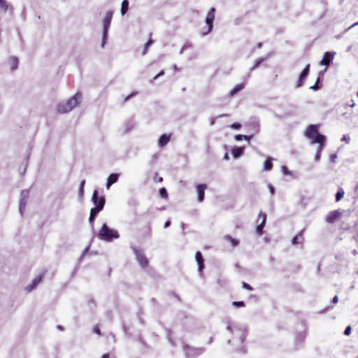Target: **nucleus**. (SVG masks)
I'll use <instances>...</instances> for the list:
<instances>
[{
  "label": "nucleus",
  "mask_w": 358,
  "mask_h": 358,
  "mask_svg": "<svg viewBox=\"0 0 358 358\" xmlns=\"http://www.w3.org/2000/svg\"><path fill=\"white\" fill-rule=\"evenodd\" d=\"M304 134L308 138L311 140V143L326 141V137L318 132V126L315 124L309 125L306 128Z\"/></svg>",
  "instance_id": "f257e3e1"
},
{
  "label": "nucleus",
  "mask_w": 358,
  "mask_h": 358,
  "mask_svg": "<svg viewBox=\"0 0 358 358\" xmlns=\"http://www.w3.org/2000/svg\"><path fill=\"white\" fill-rule=\"evenodd\" d=\"M99 238L106 241H111L113 239H117L120 237L117 231L110 229L106 224H103L99 231Z\"/></svg>",
  "instance_id": "f03ea898"
},
{
  "label": "nucleus",
  "mask_w": 358,
  "mask_h": 358,
  "mask_svg": "<svg viewBox=\"0 0 358 358\" xmlns=\"http://www.w3.org/2000/svg\"><path fill=\"white\" fill-rule=\"evenodd\" d=\"M112 17H113V11L109 10V11H108L106 13V15H105V17L103 18V43H102V46H103L104 43L106 41L107 34H108V31L109 27H110V23H111Z\"/></svg>",
  "instance_id": "7ed1b4c3"
},
{
  "label": "nucleus",
  "mask_w": 358,
  "mask_h": 358,
  "mask_svg": "<svg viewBox=\"0 0 358 358\" xmlns=\"http://www.w3.org/2000/svg\"><path fill=\"white\" fill-rule=\"evenodd\" d=\"M136 259L142 268H146L148 266V259L143 252L136 248H133Z\"/></svg>",
  "instance_id": "20e7f679"
},
{
  "label": "nucleus",
  "mask_w": 358,
  "mask_h": 358,
  "mask_svg": "<svg viewBox=\"0 0 358 358\" xmlns=\"http://www.w3.org/2000/svg\"><path fill=\"white\" fill-rule=\"evenodd\" d=\"M266 217L267 216L265 213L260 212L259 213L257 222H258L260 220H262L261 223L258 224L256 228V232L259 236H262L263 234V229L266 222Z\"/></svg>",
  "instance_id": "39448f33"
},
{
  "label": "nucleus",
  "mask_w": 358,
  "mask_h": 358,
  "mask_svg": "<svg viewBox=\"0 0 358 358\" xmlns=\"http://www.w3.org/2000/svg\"><path fill=\"white\" fill-rule=\"evenodd\" d=\"M215 9L214 8H211L208 13H207L206 22L208 25V29L206 32L203 33V34H207L212 30L213 26V20L215 19Z\"/></svg>",
  "instance_id": "423d86ee"
},
{
  "label": "nucleus",
  "mask_w": 358,
  "mask_h": 358,
  "mask_svg": "<svg viewBox=\"0 0 358 358\" xmlns=\"http://www.w3.org/2000/svg\"><path fill=\"white\" fill-rule=\"evenodd\" d=\"M309 72L310 64H307L301 71V74L299 75V77L296 84V88L301 87L303 85L305 80L306 79L307 76L309 74Z\"/></svg>",
  "instance_id": "0eeeda50"
},
{
  "label": "nucleus",
  "mask_w": 358,
  "mask_h": 358,
  "mask_svg": "<svg viewBox=\"0 0 358 358\" xmlns=\"http://www.w3.org/2000/svg\"><path fill=\"white\" fill-rule=\"evenodd\" d=\"M99 192L97 190H94L92 194V200L95 205V207H99L101 206V210L103 208L105 203H106V199L103 196H101L100 197L98 196Z\"/></svg>",
  "instance_id": "6e6552de"
},
{
  "label": "nucleus",
  "mask_w": 358,
  "mask_h": 358,
  "mask_svg": "<svg viewBox=\"0 0 358 358\" xmlns=\"http://www.w3.org/2000/svg\"><path fill=\"white\" fill-rule=\"evenodd\" d=\"M341 215L342 213L338 210L331 211L327 215L325 220L327 223L332 224L339 220Z\"/></svg>",
  "instance_id": "1a4fd4ad"
},
{
  "label": "nucleus",
  "mask_w": 358,
  "mask_h": 358,
  "mask_svg": "<svg viewBox=\"0 0 358 358\" xmlns=\"http://www.w3.org/2000/svg\"><path fill=\"white\" fill-rule=\"evenodd\" d=\"M81 98L82 94L80 92H77L73 96L66 101L68 106L71 107V110L79 104Z\"/></svg>",
  "instance_id": "9d476101"
},
{
  "label": "nucleus",
  "mask_w": 358,
  "mask_h": 358,
  "mask_svg": "<svg viewBox=\"0 0 358 358\" xmlns=\"http://www.w3.org/2000/svg\"><path fill=\"white\" fill-rule=\"evenodd\" d=\"M207 189V185L205 184H200L196 186V191L198 193V201L201 202L204 199L205 190Z\"/></svg>",
  "instance_id": "9b49d317"
},
{
  "label": "nucleus",
  "mask_w": 358,
  "mask_h": 358,
  "mask_svg": "<svg viewBox=\"0 0 358 358\" xmlns=\"http://www.w3.org/2000/svg\"><path fill=\"white\" fill-rule=\"evenodd\" d=\"M334 59V55L329 52H326L324 54L323 58L320 62V64L329 66Z\"/></svg>",
  "instance_id": "f8f14e48"
},
{
  "label": "nucleus",
  "mask_w": 358,
  "mask_h": 358,
  "mask_svg": "<svg viewBox=\"0 0 358 358\" xmlns=\"http://www.w3.org/2000/svg\"><path fill=\"white\" fill-rule=\"evenodd\" d=\"M71 111V107H69L66 102L60 103L57 106L58 113H66Z\"/></svg>",
  "instance_id": "ddd939ff"
},
{
  "label": "nucleus",
  "mask_w": 358,
  "mask_h": 358,
  "mask_svg": "<svg viewBox=\"0 0 358 358\" xmlns=\"http://www.w3.org/2000/svg\"><path fill=\"white\" fill-rule=\"evenodd\" d=\"M195 258L199 265V270L201 271L204 268V260L200 251L196 252Z\"/></svg>",
  "instance_id": "4468645a"
},
{
  "label": "nucleus",
  "mask_w": 358,
  "mask_h": 358,
  "mask_svg": "<svg viewBox=\"0 0 358 358\" xmlns=\"http://www.w3.org/2000/svg\"><path fill=\"white\" fill-rule=\"evenodd\" d=\"M118 177H119V175L117 173H112L108 176V178L107 179V182H106V187L108 189H109V187L113 184H114L115 182H116L117 181Z\"/></svg>",
  "instance_id": "2eb2a0df"
},
{
  "label": "nucleus",
  "mask_w": 358,
  "mask_h": 358,
  "mask_svg": "<svg viewBox=\"0 0 358 358\" xmlns=\"http://www.w3.org/2000/svg\"><path fill=\"white\" fill-rule=\"evenodd\" d=\"M171 135L162 134L159 139V146L164 147L170 141Z\"/></svg>",
  "instance_id": "dca6fc26"
},
{
  "label": "nucleus",
  "mask_w": 358,
  "mask_h": 358,
  "mask_svg": "<svg viewBox=\"0 0 358 358\" xmlns=\"http://www.w3.org/2000/svg\"><path fill=\"white\" fill-rule=\"evenodd\" d=\"M303 231H304L303 229L301 230V231L297 234V235H296V236H295L292 238V243L293 245H296V244H298V243H302L303 239Z\"/></svg>",
  "instance_id": "f3484780"
},
{
  "label": "nucleus",
  "mask_w": 358,
  "mask_h": 358,
  "mask_svg": "<svg viewBox=\"0 0 358 358\" xmlns=\"http://www.w3.org/2000/svg\"><path fill=\"white\" fill-rule=\"evenodd\" d=\"M9 64H10V69L12 71H14V70L17 69V68L18 66V64H19V61H18L17 57H10L9 58Z\"/></svg>",
  "instance_id": "a211bd4d"
},
{
  "label": "nucleus",
  "mask_w": 358,
  "mask_h": 358,
  "mask_svg": "<svg viewBox=\"0 0 358 358\" xmlns=\"http://www.w3.org/2000/svg\"><path fill=\"white\" fill-rule=\"evenodd\" d=\"M224 239L231 243L233 247H236L238 245L239 241L233 238L230 235H225Z\"/></svg>",
  "instance_id": "6ab92c4d"
},
{
  "label": "nucleus",
  "mask_w": 358,
  "mask_h": 358,
  "mask_svg": "<svg viewBox=\"0 0 358 358\" xmlns=\"http://www.w3.org/2000/svg\"><path fill=\"white\" fill-rule=\"evenodd\" d=\"M43 277V275H41L40 276H38L36 278H35L33 281H32V283L28 287V291H31V289H33L38 283L41 282V281L42 280V278Z\"/></svg>",
  "instance_id": "aec40b11"
},
{
  "label": "nucleus",
  "mask_w": 358,
  "mask_h": 358,
  "mask_svg": "<svg viewBox=\"0 0 358 358\" xmlns=\"http://www.w3.org/2000/svg\"><path fill=\"white\" fill-rule=\"evenodd\" d=\"M243 152V148L236 147L234 148L231 150V153L234 158L239 157Z\"/></svg>",
  "instance_id": "412c9836"
},
{
  "label": "nucleus",
  "mask_w": 358,
  "mask_h": 358,
  "mask_svg": "<svg viewBox=\"0 0 358 358\" xmlns=\"http://www.w3.org/2000/svg\"><path fill=\"white\" fill-rule=\"evenodd\" d=\"M244 88V84L243 83H241V84H238L237 85H236L234 89L229 92V95L231 96H234L236 93H238V92H240L241 90H242Z\"/></svg>",
  "instance_id": "4be33fe9"
},
{
  "label": "nucleus",
  "mask_w": 358,
  "mask_h": 358,
  "mask_svg": "<svg viewBox=\"0 0 358 358\" xmlns=\"http://www.w3.org/2000/svg\"><path fill=\"white\" fill-rule=\"evenodd\" d=\"M128 8H129V1L127 0H124L122 2V5H121V14L124 15L127 12Z\"/></svg>",
  "instance_id": "5701e85b"
},
{
  "label": "nucleus",
  "mask_w": 358,
  "mask_h": 358,
  "mask_svg": "<svg viewBox=\"0 0 358 358\" xmlns=\"http://www.w3.org/2000/svg\"><path fill=\"white\" fill-rule=\"evenodd\" d=\"M264 169L266 171H270L273 168V163L271 162V158H268L264 162Z\"/></svg>",
  "instance_id": "b1692460"
},
{
  "label": "nucleus",
  "mask_w": 358,
  "mask_h": 358,
  "mask_svg": "<svg viewBox=\"0 0 358 358\" xmlns=\"http://www.w3.org/2000/svg\"><path fill=\"white\" fill-rule=\"evenodd\" d=\"M0 8L6 12L8 8V3L6 0H0Z\"/></svg>",
  "instance_id": "393cba45"
},
{
  "label": "nucleus",
  "mask_w": 358,
  "mask_h": 358,
  "mask_svg": "<svg viewBox=\"0 0 358 358\" xmlns=\"http://www.w3.org/2000/svg\"><path fill=\"white\" fill-rule=\"evenodd\" d=\"M101 210V206L94 207L90 210V215L96 216V215Z\"/></svg>",
  "instance_id": "a878e982"
},
{
  "label": "nucleus",
  "mask_w": 358,
  "mask_h": 358,
  "mask_svg": "<svg viewBox=\"0 0 358 358\" xmlns=\"http://www.w3.org/2000/svg\"><path fill=\"white\" fill-rule=\"evenodd\" d=\"M344 196V191L341 189L337 192L336 194V201L338 202Z\"/></svg>",
  "instance_id": "bb28decb"
},
{
  "label": "nucleus",
  "mask_w": 358,
  "mask_h": 358,
  "mask_svg": "<svg viewBox=\"0 0 358 358\" xmlns=\"http://www.w3.org/2000/svg\"><path fill=\"white\" fill-rule=\"evenodd\" d=\"M159 194L164 199H166L168 197V193L165 187H162L159 189Z\"/></svg>",
  "instance_id": "cd10ccee"
},
{
  "label": "nucleus",
  "mask_w": 358,
  "mask_h": 358,
  "mask_svg": "<svg viewBox=\"0 0 358 358\" xmlns=\"http://www.w3.org/2000/svg\"><path fill=\"white\" fill-rule=\"evenodd\" d=\"M232 306H234V307H244L245 306L244 301H234L232 303Z\"/></svg>",
  "instance_id": "c85d7f7f"
},
{
  "label": "nucleus",
  "mask_w": 358,
  "mask_h": 358,
  "mask_svg": "<svg viewBox=\"0 0 358 358\" xmlns=\"http://www.w3.org/2000/svg\"><path fill=\"white\" fill-rule=\"evenodd\" d=\"M319 82H320V78H318L315 83V85H313V86H311L310 88L312 89V90H317L320 89V86H319Z\"/></svg>",
  "instance_id": "c756f323"
},
{
  "label": "nucleus",
  "mask_w": 358,
  "mask_h": 358,
  "mask_svg": "<svg viewBox=\"0 0 358 358\" xmlns=\"http://www.w3.org/2000/svg\"><path fill=\"white\" fill-rule=\"evenodd\" d=\"M250 137L245 136V135H241L238 134L235 136L236 140L237 141H241L243 139H249Z\"/></svg>",
  "instance_id": "7c9ffc66"
},
{
  "label": "nucleus",
  "mask_w": 358,
  "mask_h": 358,
  "mask_svg": "<svg viewBox=\"0 0 358 358\" xmlns=\"http://www.w3.org/2000/svg\"><path fill=\"white\" fill-rule=\"evenodd\" d=\"M242 287H243V288H244L248 291L253 290V288L249 284L246 283L245 282H242Z\"/></svg>",
  "instance_id": "2f4dec72"
},
{
  "label": "nucleus",
  "mask_w": 358,
  "mask_h": 358,
  "mask_svg": "<svg viewBox=\"0 0 358 358\" xmlns=\"http://www.w3.org/2000/svg\"><path fill=\"white\" fill-rule=\"evenodd\" d=\"M85 180H83L81 182H80V194L82 196L83 194V192H84V187H85Z\"/></svg>",
  "instance_id": "473e14b6"
},
{
  "label": "nucleus",
  "mask_w": 358,
  "mask_h": 358,
  "mask_svg": "<svg viewBox=\"0 0 358 358\" xmlns=\"http://www.w3.org/2000/svg\"><path fill=\"white\" fill-rule=\"evenodd\" d=\"M154 181L156 182H162L163 181V178L161 176H159L158 173H156L155 178H154Z\"/></svg>",
  "instance_id": "72a5a7b5"
},
{
  "label": "nucleus",
  "mask_w": 358,
  "mask_h": 358,
  "mask_svg": "<svg viewBox=\"0 0 358 358\" xmlns=\"http://www.w3.org/2000/svg\"><path fill=\"white\" fill-rule=\"evenodd\" d=\"M93 331L99 336L101 335V329L98 325L94 327Z\"/></svg>",
  "instance_id": "f704fd0d"
},
{
  "label": "nucleus",
  "mask_w": 358,
  "mask_h": 358,
  "mask_svg": "<svg viewBox=\"0 0 358 358\" xmlns=\"http://www.w3.org/2000/svg\"><path fill=\"white\" fill-rule=\"evenodd\" d=\"M263 61H264V59H262V58L257 59L255 62V64L252 66V69H255V68H257Z\"/></svg>",
  "instance_id": "c9c22d12"
},
{
  "label": "nucleus",
  "mask_w": 358,
  "mask_h": 358,
  "mask_svg": "<svg viewBox=\"0 0 358 358\" xmlns=\"http://www.w3.org/2000/svg\"><path fill=\"white\" fill-rule=\"evenodd\" d=\"M230 127L231 128L234 129H239L241 127V124L238 122H235L232 124Z\"/></svg>",
  "instance_id": "e433bc0d"
},
{
  "label": "nucleus",
  "mask_w": 358,
  "mask_h": 358,
  "mask_svg": "<svg viewBox=\"0 0 358 358\" xmlns=\"http://www.w3.org/2000/svg\"><path fill=\"white\" fill-rule=\"evenodd\" d=\"M319 144L318 148H317V152L318 155H320V152H322V150L323 149L324 145L325 143V141H323L322 143H317Z\"/></svg>",
  "instance_id": "4c0bfd02"
},
{
  "label": "nucleus",
  "mask_w": 358,
  "mask_h": 358,
  "mask_svg": "<svg viewBox=\"0 0 358 358\" xmlns=\"http://www.w3.org/2000/svg\"><path fill=\"white\" fill-rule=\"evenodd\" d=\"M351 330L352 329L350 326L347 327L345 330L344 331V334L346 336H349L351 333Z\"/></svg>",
  "instance_id": "58836bf2"
},
{
  "label": "nucleus",
  "mask_w": 358,
  "mask_h": 358,
  "mask_svg": "<svg viewBox=\"0 0 358 358\" xmlns=\"http://www.w3.org/2000/svg\"><path fill=\"white\" fill-rule=\"evenodd\" d=\"M95 218H96V216H94V215H92L90 214L89 222L92 225L94 224Z\"/></svg>",
  "instance_id": "ea45409f"
},
{
  "label": "nucleus",
  "mask_w": 358,
  "mask_h": 358,
  "mask_svg": "<svg viewBox=\"0 0 358 358\" xmlns=\"http://www.w3.org/2000/svg\"><path fill=\"white\" fill-rule=\"evenodd\" d=\"M164 74V70H162L158 74H157L154 78L153 79L155 80L157 79L158 77L161 76H163Z\"/></svg>",
  "instance_id": "a19ab883"
},
{
  "label": "nucleus",
  "mask_w": 358,
  "mask_h": 358,
  "mask_svg": "<svg viewBox=\"0 0 358 358\" xmlns=\"http://www.w3.org/2000/svg\"><path fill=\"white\" fill-rule=\"evenodd\" d=\"M151 36H152V33L150 34V38L147 42V43L149 46L153 43V40L151 38Z\"/></svg>",
  "instance_id": "79ce46f5"
},
{
  "label": "nucleus",
  "mask_w": 358,
  "mask_h": 358,
  "mask_svg": "<svg viewBox=\"0 0 358 358\" xmlns=\"http://www.w3.org/2000/svg\"><path fill=\"white\" fill-rule=\"evenodd\" d=\"M148 48H149V45L146 43L145 44V45H144V50H143V55H145L147 52Z\"/></svg>",
  "instance_id": "37998d69"
},
{
  "label": "nucleus",
  "mask_w": 358,
  "mask_h": 358,
  "mask_svg": "<svg viewBox=\"0 0 358 358\" xmlns=\"http://www.w3.org/2000/svg\"><path fill=\"white\" fill-rule=\"evenodd\" d=\"M338 296H335L333 298V299H332V302H333L334 303H336L338 302Z\"/></svg>",
  "instance_id": "c03bdc74"
},
{
  "label": "nucleus",
  "mask_w": 358,
  "mask_h": 358,
  "mask_svg": "<svg viewBox=\"0 0 358 358\" xmlns=\"http://www.w3.org/2000/svg\"><path fill=\"white\" fill-rule=\"evenodd\" d=\"M282 169L284 171V173L285 174H288L289 173V171H288V169H287V168L286 166H282Z\"/></svg>",
  "instance_id": "a18cd8bd"
},
{
  "label": "nucleus",
  "mask_w": 358,
  "mask_h": 358,
  "mask_svg": "<svg viewBox=\"0 0 358 358\" xmlns=\"http://www.w3.org/2000/svg\"><path fill=\"white\" fill-rule=\"evenodd\" d=\"M170 224H171L170 221L166 222L165 224H164V228L168 227L170 225Z\"/></svg>",
  "instance_id": "49530a36"
},
{
  "label": "nucleus",
  "mask_w": 358,
  "mask_h": 358,
  "mask_svg": "<svg viewBox=\"0 0 358 358\" xmlns=\"http://www.w3.org/2000/svg\"><path fill=\"white\" fill-rule=\"evenodd\" d=\"M101 358H109V354L106 353V354L103 355Z\"/></svg>",
  "instance_id": "de8ad7c7"
},
{
  "label": "nucleus",
  "mask_w": 358,
  "mask_h": 358,
  "mask_svg": "<svg viewBox=\"0 0 358 358\" xmlns=\"http://www.w3.org/2000/svg\"><path fill=\"white\" fill-rule=\"evenodd\" d=\"M271 194L274 193V188L273 187H271Z\"/></svg>",
  "instance_id": "09e8293b"
},
{
  "label": "nucleus",
  "mask_w": 358,
  "mask_h": 358,
  "mask_svg": "<svg viewBox=\"0 0 358 358\" xmlns=\"http://www.w3.org/2000/svg\"><path fill=\"white\" fill-rule=\"evenodd\" d=\"M132 96V94H131V95H129V96H127L125 98V101L128 100V99H129V97H130V96Z\"/></svg>",
  "instance_id": "8fccbe9b"
},
{
  "label": "nucleus",
  "mask_w": 358,
  "mask_h": 358,
  "mask_svg": "<svg viewBox=\"0 0 358 358\" xmlns=\"http://www.w3.org/2000/svg\"><path fill=\"white\" fill-rule=\"evenodd\" d=\"M331 157H332V159L336 158V155H331Z\"/></svg>",
  "instance_id": "3c124183"
},
{
  "label": "nucleus",
  "mask_w": 358,
  "mask_h": 358,
  "mask_svg": "<svg viewBox=\"0 0 358 358\" xmlns=\"http://www.w3.org/2000/svg\"><path fill=\"white\" fill-rule=\"evenodd\" d=\"M320 155H317V157L319 158Z\"/></svg>",
  "instance_id": "603ef678"
},
{
  "label": "nucleus",
  "mask_w": 358,
  "mask_h": 358,
  "mask_svg": "<svg viewBox=\"0 0 358 358\" xmlns=\"http://www.w3.org/2000/svg\"><path fill=\"white\" fill-rule=\"evenodd\" d=\"M358 24V22L357 23H355L354 25Z\"/></svg>",
  "instance_id": "864d4df0"
}]
</instances>
